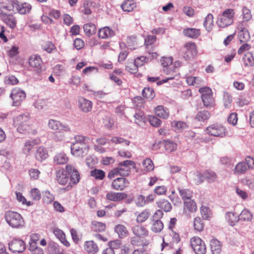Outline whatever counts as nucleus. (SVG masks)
Wrapping results in <instances>:
<instances>
[{
  "mask_svg": "<svg viewBox=\"0 0 254 254\" xmlns=\"http://www.w3.org/2000/svg\"><path fill=\"white\" fill-rule=\"evenodd\" d=\"M6 222L9 226L15 228H20L25 225L24 220L22 216L18 213L8 211L5 214Z\"/></svg>",
  "mask_w": 254,
  "mask_h": 254,
  "instance_id": "nucleus-4",
  "label": "nucleus"
},
{
  "mask_svg": "<svg viewBox=\"0 0 254 254\" xmlns=\"http://www.w3.org/2000/svg\"><path fill=\"white\" fill-rule=\"evenodd\" d=\"M144 170L150 172L154 169V165L153 161L150 158H146L142 163Z\"/></svg>",
  "mask_w": 254,
  "mask_h": 254,
  "instance_id": "nucleus-52",
  "label": "nucleus"
},
{
  "mask_svg": "<svg viewBox=\"0 0 254 254\" xmlns=\"http://www.w3.org/2000/svg\"><path fill=\"white\" fill-rule=\"evenodd\" d=\"M142 96L149 100H152L155 96V94L153 89L149 87H145L142 90Z\"/></svg>",
  "mask_w": 254,
  "mask_h": 254,
  "instance_id": "nucleus-48",
  "label": "nucleus"
},
{
  "mask_svg": "<svg viewBox=\"0 0 254 254\" xmlns=\"http://www.w3.org/2000/svg\"><path fill=\"white\" fill-rule=\"evenodd\" d=\"M30 196L33 200H39L41 198V194L38 189L34 188L30 190Z\"/></svg>",
  "mask_w": 254,
  "mask_h": 254,
  "instance_id": "nucleus-59",
  "label": "nucleus"
},
{
  "mask_svg": "<svg viewBox=\"0 0 254 254\" xmlns=\"http://www.w3.org/2000/svg\"><path fill=\"white\" fill-rule=\"evenodd\" d=\"M164 225L161 220H151V230L154 233H159L163 229Z\"/></svg>",
  "mask_w": 254,
  "mask_h": 254,
  "instance_id": "nucleus-34",
  "label": "nucleus"
},
{
  "mask_svg": "<svg viewBox=\"0 0 254 254\" xmlns=\"http://www.w3.org/2000/svg\"><path fill=\"white\" fill-rule=\"evenodd\" d=\"M198 92L201 94V99L205 107L208 109L214 107L215 106V98L212 89L205 86L199 89Z\"/></svg>",
  "mask_w": 254,
  "mask_h": 254,
  "instance_id": "nucleus-3",
  "label": "nucleus"
},
{
  "mask_svg": "<svg viewBox=\"0 0 254 254\" xmlns=\"http://www.w3.org/2000/svg\"><path fill=\"white\" fill-rule=\"evenodd\" d=\"M155 115L163 119H167L170 116V112L167 108L163 105H158L154 109Z\"/></svg>",
  "mask_w": 254,
  "mask_h": 254,
  "instance_id": "nucleus-17",
  "label": "nucleus"
},
{
  "mask_svg": "<svg viewBox=\"0 0 254 254\" xmlns=\"http://www.w3.org/2000/svg\"><path fill=\"white\" fill-rule=\"evenodd\" d=\"M242 60L245 67H251L254 65V57L251 52L245 54Z\"/></svg>",
  "mask_w": 254,
  "mask_h": 254,
  "instance_id": "nucleus-33",
  "label": "nucleus"
},
{
  "mask_svg": "<svg viewBox=\"0 0 254 254\" xmlns=\"http://www.w3.org/2000/svg\"><path fill=\"white\" fill-rule=\"evenodd\" d=\"M210 248L212 254H220L221 252L222 243L213 238L210 241Z\"/></svg>",
  "mask_w": 254,
  "mask_h": 254,
  "instance_id": "nucleus-25",
  "label": "nucleus"
},
{
  "mask_svg": "<svg viewBox=\"0 0 254 254\" xmlns=\"http://www.w3.org/2000/svg\"><path fill=\"white\" fill-rule=\"evenodd\" d=\"M31 5L27 2L20 4L19 3L17 13L21 14H26L29 13L31 10Z\"/></svg>",
  "mask_w": 254,
  "mask_h": 254,
  "instance_id": "nucleus-42",
  "label": "nucleus"
},
{
  "mask_svg": "<svg viewBox=\"0 0 254 254\" xmlns=\"http://www.w3.org/2000/svg\"><path fill=\"white\" fill-rule=\"evenodd\" d=\"M114 31L108 26L100 28L98 33V37L104 39H107L111 37L114 36Z\"/></svg>",
  "mask_w": 254,
  "mask_h": 254,
  "instance_id": "nucleus-22",
  "label": "nucleus"
},
{
  "mask_svg": "<svg viewBox=\"0 0 254 254\" xmlns=\"http://www.w3.org/2000/svg\"><path fill=\"white\" fill-rule=\"evenodd\" d=\"M106 224L104 223L97 221H93L91 222V228L92 231L96 232H102L106 229Z\"/></svg>",
  "mask_w": 254,
  "mask_h": 254,
  "instance_id": "nucleus-35",
  "label": "nucleus"
},
{
  "mask_svg": "<svg viewBox=\"0 0 254 254\" xmlns=\"http://www.w3.org/2000/svg\"><path fill=\"white\" fill-rule=\"evenodd\" d=\"M137 38L136 36L131 35L127 37L126 43L128 46L132 47L137 44Z\"/></svg>",
  "mask_w": 254,
  "mask_h": 254,
  "instance_id": "nucleus-63",
  "label": "nucleus"
},
{
  "mask_svg": "<svg viewBox=\"0 0 254 254\" xmlns=\"http://www.w3.org/2000/svg\"><path fill=\"white\" fill-rule=\"evenodd\" d=\"M53 233L55 236L60 240L61 242L65 247H68L70 246V243L65 239V235L64 233L58 228H54Z\"/></svg>",
  "mask_w": 254,
  "mask_h": 254,
  "instance_id": "nucleus-27",
  "label": "nucleus"
},
{
  "mask_svg": "<svg viewBox=\"0 0 254 254\" xmlns=\"http://www.w3.org/2000/svg\"><path fill=\"white\" fill-rule=\"evenodd\" d=\"M4 82L7 85H15L18 83V80L14 75H9L5 77Z\"/></svg>",
  "mask_w": 254,
  "mask_h": 254,
  "instance_id": "nucleus-64",
  "label": "nucleus"
},
{
  "mask_svg": "<svg viewBox=\"0 0 254 254\" xmlns=\"http://www.w3.org/2000/svg\"><path fill=\"white\" fill-rule=\"evenodd\" d=\"M134 235L138 237H143L148 235V231L145 227L141 225H136L132 228Z\"/></svg>",
  "mask_w": 254,
  "mask_h": 254,
  "instance_id": "nucleus-29",
  "label": "nucleus"
},
{
  "mask_svg": "<svg viewBox=\"0 0 254 254\" xmlns=\"http://www.w3.org/2000/svg\"><path fill=\"white\" fill-rule=\"evenodd\" d=\"M84 249L86 252L90 254H95L99 250L97 245L93 241L85 242Z\"/></svg>",
  "mask_w": 254,
  "mask_h": 254,
  "instance_id": "nucleus-26",
  "label": "nucleus"
},
{
  "mask_svg": "<svg viewBox=\"0 0 254 254\" xmlns=\"http://www.w3.org/2000/svg\"><path fill=\"white\" fill-rule=\"evenodd\" d=\"M193 227L194 229L198 232L203 231L204 227V224L200 217H197L194 219Z\"/></svg>",
  "mask_w": 254,
  "mask_h": 254,
  "instance_id": "nucleus-50",
  "label": "nucleus"
},
{
  "mask_svg": "<svg viewBox=\"0 0 254 254\" xmlns=\"http://www.w3.org/2000/svg\"><path fill=\"white\" fill-rule=\"evenodd\" d=\"M10 97L13 101V106H19L26 97V93L19 88H14L11 92Z\"/></svg>",
  "mask_w": 254,
  "mask_h": 254,
  "instance_id": "nucleus-8",
  "label": "nucleus"
},
{
  "mask_svg": "<svg viewBox=\"0 0 254 254\" xmlns=\"http://www.w3.org/2000/svg\"><path fill=\"white\" fill-rule=\"evenodd\" d=\"M9 249L14 253H21L26 249V245L21 239H13L9 243Z\"/></svg>",
  "mask_w": 254,
  "mask_h": 254,
  "instance_id": "nucleus-9",
  "label": "nucleus"
},
{
  "mask_svg": "<svg viewBox=\"0 0 254 254\" xmlns=\"http://www.w3.org/2000/svg\"><path fill=\"white\" fill-rule=\"evenodd\" d=\"M191 248L196 254H205L206 247L204 242L197 236H194L190 240Z\"/></svg>",
  "mask_w": 254,
  "mask_h": 254,
  "instance_id": "nucleus-7",
  "label": "nucleus"
},
{
  "mask_svg": "<svg viewBox=\"0 0 254 254\" xmlns=\"http://www.w3.org/2000/svg\"><path fill=\"white\" fill-rule=\"evenodd\" d=\"M68 160V157L63 152L57 153L54 157V163L58 165L66 164Z\"/></svg>",
  "mask_w": 254,
  "mask_h": 254,
  "instance_id": "nucleus-31",
  "label": "nucleus"
},
{
  "mask_svg": "<svg viewBox=\"0 0 254 254\" xmlns=\"http://www.w3.org/2000/svg\"><path fill=\"white\" fill-rule=\"evenodd\" d=\"M89 148L88 144L73 143L71 145V153L75 157H83L88 154Z\"/></svg>",
  "mask_w": 254,
  "mask_h": 254,
  "instance_id": "nucleus-6",
  "label": "nucleus"
},
{
  "mask_svg": "<svg viewBox=\"0 0 254 254\" xmlns=\"http://www.w3.org/2000/svg\"><path fill=\"white\" fill-rule=\"evenodd\" d=\"M173 61V59L171 57H163L160 59V62L161 63L162 65L164 67H166V68H168V67L172 64Z\"/></svg>",
  "mask_w": 254,
  "mask_h": 254,
  "instance_id": "nucleus-60",
  "label": "nucleus"
},
{
  "mask_svg": "<svg viewBox=\"0 0 254 254\" xmlns=\"http://www.w3.org/2000/svg\"><path fill=\"white\" fill-rule=\"evenodd\" d=\"M157 206L159 209L165 212H170L172 209L171 203L165 198H161L156 202Z\"/></svg>",
  "mask_w": 254,
  "mask_h": 254,
  "instance_id": "nucleus-21",
  "label": "nucleus"
},
{
  "mask_svg": "<svg viewBox=\"0 0 254 254\" xmlns=\"http://www.w3.org/2000/svg\"><path fill=\"white\" fill-rule=\"evenodd\" d=\"M90 176L95 180H103L105 177V172L100 169H94L90 172Z\"/></svg>",
  "mask_w": 254,
  "mask_h": 254,
  "instance_id": "nucleus-41",
  "label": "nucleus"
},
{
  "mask_svg": "<svg viewBox=\"0 0 254 254\" xmlns=\"http://www.w3.org/2000/svg\"><path fill=\"white\" fill-rule=\"evenodd\" d=\"M136 3L134 0H125L121 4V8L124 11L130 12L136 8Z\"/></svg>",
  "mask_w": 254,
  "mask_h": 254,
  "instance_id": "nucleus-30",
  "label": "nucleus"
},
{
  "mask_svg": "<svg viewBox=\"0 0 254 254\" xmlns=\"http://www.w3.org/2000/svg\"><path fill=\"white\" fill-rule=\"evenodd\" d=\"M165 149L168 151L172 152L176 150L177 144L170 140L164 141Z\"/></svg>",
  "mask_w": 254,
  "mask_h": 254,
  "instance_id": "nucleus-56",
  "label": "nucleus"
},
{
  "mask_svg": "<svg viewBox=\"0 0 254 254\" xmlns=\"http://www.w3.org/2000/svg\"><path fill=\"white\" fill-rule=\"evenodd\" d=\"M203 25L208 32L212 30L213 27V16L211 13L208 14L206 16Z\"/></svg>",
  "mask_w": 254,
  "mask_h": 254,
  "instance_id": "nucleus-38",
  "label": "nucleus"
},
{
  "mask_svg": "<svg viewBox=\"0 0 254 254\" xmlns=\"http://www.w3.org/2000/svg\"><path fill=\"white\" fill-rule=\"evenodd\" d=\"M49 156L48 151L47 149L43 146L38 147L34 153V157L39 162H42L46 160Z\"/></svg>",
  "mask_w": 254,
  "mask_h": 254,
  "instance_id": "nucleus-19",
  "label": "nucleus"
},
{
  "mask_svg": "<svg viewBox=\"0 0 254 254\" xmlns=\"http://www.w3.org/2000/svg\"><path fill=\"white\" fill-rule=\"evenodd\" d=\"M134 163L131 160H126L120 162L117 168L119 172V175L122 176H128L130 172L131 166H134Z\"/></svg>",
  "mask_w": 254,
  "mask_h": 254,
  "instance_id": "nucleus-12",
  "label": "nucleus"
},
{
  "mask_svg": "<svg viewBox=\"0 0 254 254\" xmlns=\"http://www.w3.org/2000/svg\"><path fill=\"white\" fill-rule=\"evenodd\" d=\"M66 170L64 169L59 170L56 172V179L58 183L62 185H65L69 180Z\"/></svg>",
  "mask_w": 254,
  "mask_h": 254,
  "instance_id": "nucleus-20",
  "label": "nucleus"
},
{
  "mask_svg": "<svg viewBox=\"0 0 254 254\" xmlns=\"http://www.w3.org/2000/svg\"><path fill=\"white\" fill-rule=\"evenodd\" d=\"M65 170L68 175H70V187L77 184L80 180V175L78 171L71 165L68 164L65 166Z\"/></svg>",
  "mask_w": 254,
  "mask_h": 254,
  "instance_id": "nucleus-10",
  "label": "nucleus"
},
{
  "mask_svg": "<svg viewBox=\"0 0 254 254\" xmlns=\"http://www.w3.org/2000/svg\"><path fill=\"white\" fill-rule=\"evenodd\" d=\"M115 231L118 234L119 237L124 238L129 235V232L125 226L123 224H118L115 227Z\"/></svg>",
  "mask_w": 254,
  "mask_h": 254,
  "instance_id": "nucleus-32",
  "label": "nucleus"
},
{
  "mask_svg": "<svg viewBox=\"0 0 254 254\" xmlns=\"http://www.w3.org/2000/svg\"><path fill=\"white\" fill-rule=\"evenodd\" d=\"M242 24V23H240L237 27V29L240 30L239 38L241 43H245L249 40L250 36L248 29L243 27Z\"/></svg>",
  "mask_w": 254,
  "mask_h": 254,
  "instance_id": "nucleus-23",
  "label": "nucleus"
},
{
  "mask_svg": "<svg viewBox=\"0 0 254 254\" xmlns=\"http://www.w3.org/2000/svg\"><path fill=\"white\" fill-rule=\"evenodd\" d=\"M83 30L87 36H90L96 32V26L95 24L89 23L84 25Z\"/></svg>",
  "mask_w": 254,
  "mask_h": 254,
  "instance_id": "nucleus-40",
  "label": "nucleus"
},
{
  "mask_svg": "<svg viewBox=\"0 0 254 254\" xmlns=\"http://www.w3.org/2000/svg\"><path fill=\"white\" fill-rule=\"evenodd\" d=\"M148 210L145 209L140 212L137 216L136 221L137 223H142L148 219L150 216Z\"/></svg>",
  "mask_w": 254,
  "mask_h": 254,
  "instance_id": "nucleus-44",
  "label": "nucleus"
},
{
  "mask_svg": "<svg viewBox=\"0 0 254 254\" xmlns=\"http://www.w3.org/2000/svg\"><path fill=\"white\" fill-rule=\"evenodd\" d=\"M173 65L175 67H173V68L169 67V68L164 69V72L168 75L175 73L176 72V68L180 67L182 65V63L179 61H175Z\"/></svg>",
  "mask_w": 254,
  "mask_h": 254,
  "instance_id": "nucleus-62",
  "label": "nucleus"
},
{
  "mask_svg": "<svg viewBox=\"0 0 254 254\" xmlns=\"http://www.w3.org/2000/svg\"><path fill=\"white\" fill-rule=\"evenodd\" d=\"M178 190L184 201L187 199H191L192 197V192L190 190L179 188Z\"/></svg>",
  "mask_w": 254,
  "mask_h": 254,
  "instance_id": "nucleus-51",
  "label": "nucleus"
},
{
  "mask_svg": "<svg viewBox=\"0 0 254 254\" xmlns=\"http://www.w3.org/2000/svg\"><path fill=\"white\" fill-rule=\"evenodd\" d=\"M48 126L49 128L53 130L60 131H69L70 127L67 125L63 124L58 120L51 119L49 121Z\"/></svg>",
  "mask_w": 254,
  "mask_h": 254,
  "instance_id": "nucleus-13",
  "label": "nucleus"
},
{
  "mask_svg": "<svg viewBox=\"0 0 254 254\" xmlns=\"http://www.w3.org/2000/svg\"><path fill=\"white\" fill-rule=\"evenodd\" d=\"M148 121L150 125L155 127H159L162 124L161 120L158 117L153 115L148 117Z\"/></svg>",
  "mask_w": 254,
  "mask_h": 254,
  "instance_id": "nucleus-55",
  "label": "nucleus"
},
{
  "mask_svg": "<svg viewBox=\"0 0 254 254\" xmlns=\"http://www.w3.org/2000/svg\"><path fill=\"white\" fill-rule=\"evenodd\" d=\"M134 201L137 207H143L146 203L145 197L142 195H138L135 198Z\"/></svg>",
  "mask_w": 254,
  "mask_h": 254,
  "instance_id": "nucleus-61",
  "label": "nucleus"
},
{
  "mask_svg": "<svg viewBox=\"0 0 254 254\" xmlns=\"http://www.w3.org/2000/svg\"><path fill=\"white\" fill-rule=\"evenodd\" d=\"M226 219L231 226L235 225L239 220L237 214L232 212H229L226 213Z\"/></svg>",
  "mask_w": 254,
  "mask_h": 254,
  "instance_id": "nucleus-43",
  "label": "nucleus"
},
{
  "mask_svg": "<svg viewBox=\"0 0 254 254\" xmlns=\"http://www.w3.org/2000/svg\"><path fill=\"white\" fill-rule=\"evenodd\" d=\"M127 194L124 192H116L110 191L106 195L107 199L113 201H120L127 198Z\"/></svg>",
  "mask_w": 254,
  "mask_h": 254,
  "instance_id": "nucleus-18",
  "label": "nucleus"
},
{
  "mask_svg": "<svg viewBox=\"0 0 254 254\" xmlns=\"http://www.w3.org/2000/svg\"><path fill=\"white\" fill-rule=\"evenodd\" d=\"M42 60L41 58L37 55L31 56L28 60V64L34 71L40 72L42 67Z\"/></svg>",
  "mask_w": 254,
  "mask_h": 254,
  "instance_id": "nucleus-14",
  "label": "nucleus"
},
{
  "mask_svg": "<svg viewBox=\"0 0 254 254\" xmlns=\"http://www.w3.org/2000/svg\"><path fill=\"white\" fill-rule=\"evenodd\" d=\"M1 18L3 21L10 28H13L15 27L16 25V20L12 16L4 14Z\"/></svg>",
  "mask_w": 254,
  "mask_h": 254,
  "instance_id": "nucleus-39",
  "label": "nucleus"
},
{
  "mask_svg": "<svg viewBox=\"0 0 254 254\" xmlns=\"http://www.w3.org/2000/svg\"><path fill=\"white\" fill-rule=\"evenodd\" d=\"M203 178L209 183L214 182L216 181L218 177L216 173L210 170H206L203 173Z\"/></svg>",
  "mask_w": 254,
  "mask_h": 254,
  "instance_id": "nucleus-37",
  "label": "nucleus"
},
{
  "mask_svg": "<svg viewBox=\"0 0 254 254\" xmlns=\"http://www.w3.org/2000/svg\"><path fill=\"white\" fill-rule=\"evenodd\" d=\"M235 11L232 8H228L224 10L217 20L216 23L220 28H225L232 25L235 16Z\"/></svg>",
  "mask_w": 254,
  "mask_h": 254,
  "instance_id": "nucleus-2",
  "label": "nucleus"
},
{
  "mask_svg": "<svg viewBox=\"0 0 254 254\" xmlns=\"http://www.w3.org/2000/svg\"><path fill=\"white\" fill-rule=\"evenodd\" d=\"M167 192V188L164 185L156 186L154 190V192L158 195H165Z\"/></svg>",
  "mask_w": 254,
  "mask_h": 254,
  "instance_id": "nucleus-57",
  "label": "nucleus"
},
{
  "mask_svg": "<svg viewBox=\"0 0 254 254\" xmlns=\"http://www.w3.org/2000/svg\"><path fill=\"white\" fill-rule=\"evenodd\" d=\"M238 217L240 220L250 221L253 218V215L248 209H244Z\"/></svg>",
  "mask_w": 254,
  "mask_h": 254,
  "instance_id": "nucleus-46",
  "label": "nucleus"
},
{
  "mask_svg": "<svg viewBox=\"0 0 254 254\" xmlns=\"http://www.w3.org/2000/svg\"><path fill=\"white\" fill-rule=\"evenodd\" d=\"M197 209L195 202L191 199H187L184 201V210L186 212L194 213Z\"/></svg>",
  "mask_w": 254,
  "mask_h": 254,
  "instance_id": "nucleus-24",
  "label": "nucleus"
},
{
  "mask_svg": "<svg viewBox=\"0 0 254 254\" xmlns=\"http://www.w3.org/2000/svg\"><path fill=\"white\" fill-rule=\"evenodd\" d=\"M210 118V113L206 110L199 111L195 116V119L198 122H204Z\"/></svg>",
  "mask_w": 254,
  "mask_h": 254,
  "instance_id": "nucleus-36",
  "label": "nucleus"
},
{
  "mask_svg": "<svg viewBox=\"0 0 254 254\" xmlns=\"http://www.w3.org/2000/svg\"><path fill=\"white\" fill-rule=\"evenodd\" d=\"M183 34L188 37L196 39L200 35V30L197 28H187L184 29Z\"/></svg>",
  "mask_w": 254,
  "mask_h": 254,
  "instance_id": "nucleus-28",
  "label": "nucleus"
},
{
  "mask_svg": "<svg viewBox=\"0 0 254 254\" xmlns=\"http://www.w3.org/2000/svg\"><path fill=\"white\" fill-rule=\"evenodd\" d=\"M207 134L214 137H224L228 133L226 127L221 124H213L207 127L205 129Z\"/></svg>",
  "mask_w": 254,
  "mask_h": 254,
  "instance_id": "nucleus-5",
  "label": "nucleus"
},
{
  "mask_svg": "<svg viewBox=\"0 0 254 254\" xmlns=\"http://www.w3.org/2000/svg\"><path fill=\"white\" fill-rule=\"evenodd\" d=\"M40 139H35L32 140H28L25 143L24 149L27 150L28 152L34 147V146L39 144Z\"/></svg>",
  "mask_w": 254,
  "mask_h": 254,
  "instance_id": "nucleus-54",
  "label": "nucleus"
},
{
  "mask_svg": "<svg viewBox=\"0 0 254 254\" xmlns=\"http://www.w3.org/2000/svg\"><path fill=\"white\" fill-rule=\"evenodd\" d=\"M19 2L16 0H11L7 3V9L8 11L12 13H17Z\"/></svg>",
  "mask_w": 254,
  "mask_h": 254,
  "instance_id": "nucleus-45",
  "label": "nucleus"
},
{
  "mask_svg": "<svg viewBox=\"0 0 254 254\" xmlns=\"http://www.w3.org/2000/svg\"><path fill=\"white\" fill-rule=\"evenodd\" d=\"M248 169L246 163L244 162H240L237 164L235 168V173L242 174L244 173Z\"/></svg>",
  "mask_w": 254,
  "mask_h": 254,
  "instance_id": "nucleus-53",
  "label": "nucleus"
},
{
  "mask_svg": "<svg viewBox=\"0 0 254 254\" xmlns=\"http://www.w3.org/2000/svg\"><path fill=\"white\" fill-rule=\"evenodd\" d=\"M242 16L243 19L246 22L250 21L252 17L251 10L246 6H244L243 7Z\"/></svg>",
  "mask_w": 254,
  "mask_h": 254,
  "instance_id": "nucleus-58",
  "label": "nucleus"
},
{
  "mask_svg": "<svg viewBox=\"0 0 254 254\" xmlns=\"http://www.w3.org/2000/svg\"><path fill=\"white\" fill-rule=\"evenodd\" d=\"M41 46L42 49L48 53H51L56 49L55 45L52 42L49 41L44 42Z\"/></svg>",
  "mask_w": 254,
  "mask_h": 254,
  "instance_id": "nucleus-49",
  "label": "nucleus"
},
{
  "mask_svg": "<svg viewBox=\"0 0 254 254\" xmlns=\"http://www.w3.org/2000/svg\"><path fill=\"white\" fill-rule=\"evenodd\" d=\"M128 181L125 178H118L113 180L111 187L117 190H124L128 185Z\"/></svg>",
  "mask_w": 254,
  "mask_h": 254,
  "instance_id": "nucleus-16",
  "label": "nucleus"
},
{
  "mask_svg": "<svg viewBox=\"0 0 254 254\" xmlns=\"http://www.w3.org/2000/svg\"><path fill=\"white\" fill-rule=\"evenodd\" d=\"M185 52L184 58L186 60H190L193 58L197 54V50L196 44L194 42H189L184 45Z\"/></svg>",
  "mask_w": 254,
  "mask_h": 254,
  "instance_id": "nucleus-11",
  "label": "nucleus"
},
{
  "mask_svg": "<svg viewBox=\"0 0 254 254\" xmlns=\"http://www.w3.org/2000/svg\"><path fill=\"white\" fill-rule=\"evenodd\" d=\"M93 103L91 101L80 97L78 99V106L82 112L87 113L92 111Z\"/></svg>",
  "mask_w": 254,
  "mask_h": 254,
  "instance_id": "nucleus-15",
  "label": "nucleus"
},
{
  "mask_svg": "<svg viewBox=\"0 0 254 254\" xmlns=\"http://www.w3.org/2000/svg\"><path fill=\"white\" fill-rule=\"evenodd\" d=\"M134 122L138 125H141L146 122V118L143 112L138 111L134 115Z\"/></svg>",
  "mask_w": 254,
  "mask_h": 254,
  "instance_id": "nucleus-47",
  "label": "nucleus"
},
{
  "mask_svg": "<svg viewBox=\"0 0 254 254\" xmlns=\"http://www.w3.org/2000/svg\"><path fill=\"white\" fill-rule=\"evenodd\" d=\"M13 125L17 130L21 133H26L31 125L30 115L29 113H24L16 117L13 119Z\"/></svg>",
  "mask_w": 254,
  "mask_h": 254,
  "instance_id": "nucleus-1",
  "label": "nucleus"
}]
</instances>
